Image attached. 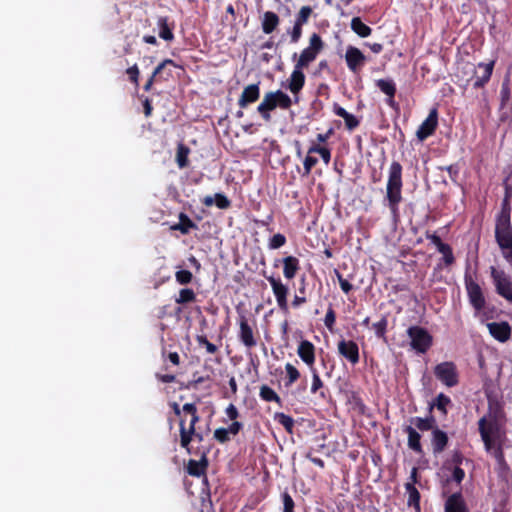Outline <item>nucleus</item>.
I'll use <instances>...</instances> for the list:
<instances>
[{
  "instance_id": "obj_10",
  "label": "nucleus",
  "mask_w": 512,
  "mask_h": 512,
  "mask_svg": "<svg viewBox=\"0 0 512 512\" xmlns=\"http://www.w3.org/2000/svg\"><path fill=\"white\" fill-rule=\"evenodd\" d=\"M438 125V111L436 108L430 110L428 117L419 126L416 136L420 141L431 136Z\"/></svg>"
},
{
  "instance_id": "obj_29",
  "label": "nucleus",
  "mask_w": 512,
  "mask_h": 512,
  "mask_svg": "<svg viewBox=\"0 0 512 512\" xmlns=\"http://www.w3.org/2000/svg\"><path fill=\"white\" fill-rule=\"evenodd\" d=\"M411 423L419 430L421 431H428L430 429H433V425L435 423V420L433 417H427V418H421V417H414L411 419Z\"/></svg>"
},
{
  "instance_id": "obj_25",
  "label": "nucleus",
  "mask_w": 512,
  "mask_h": 512,
  "mask_svg": "<svg viewBox=\"0 0 512 512\" xmlns=\"http://www.w3.org/2000/svg\"><path fill=\"white\" fill-rule=\"evenodd\" d=\"M377 87L383 92L385 95L389 97L387 100L388 104H393V97L396 93V86L393 80L391 79H379L376 82Z\"/></svg>"
},
{
  "instance_id": "obj_49",
  "label": "nucleus",
  "mask_w": 512,
  "mask_h": 512,
  "mask_svg": "<svg viewBox=\"0 0 512 512\" xmlns=\"http://www.w3.org/2000/svg\"><path fill=\"white\" fill-rule=\"evenodd\" d=\"M288 33L290 35L291 42L297 43L302 36V26L294 24L293 28L289 30Z\"/></svg>"
},
{
  "instance_id": "obj_38",
  "label": "nucleus",
  "mask_w": 512,
  "mask_h": 512,
  "mask_svg": "<svg viewBox=\"0 0 512 512\" xmlns=\"http://www.w3.org/2000/svg\"><path fill=\"white\" fill-rule=\"evenodd\" d=\"M188 473L193 476H200L205 471V466L195 460H190L187 467Z\"/></svg>"
},
{
  "instance_id": "obj_59",
  "label": "nucleus",
  "mask_w": 512,
  "mask_h": 512,
  "mask_svg": "<svg viewBox=\"0 0 512 512\" xmlns=\"http://www.w3.org/2000/svg\"><path fill=\"white\" fill-rule=\"evenodd\" d=\"M323 160V162L328 165L331 160V152L328 148L324 147V149L319 154Z\"/></svg>"
},
{
  "instance_id": "obj_33",
  "label": "nucleus",
  "mask_w": 512,
  "mask_h": 512,
  "mask_svg": "<svg viewBox=\"0 0 512 512\" xmlns=\"http://www.w3.org/2000/svg\"><path fill=\"white\" fill-rule=\"evenodd\" d=\"M312 8L310 6H303L296 15L294 24L303 26L306 24L312 14Z\"/></svg>"
},
{
  "instance_id": "obj_22",
  "label": "nucleus",
  "mask_w": 512,
  "mask_h": 512,
  "mask_svg": "<svg viewBox=\"0 0 512 512\" xmlns=\"http://www.w3.org/2000/svg\"><path fill=\"white\" fill-rule=\"evenodd\" d=\"M431 442H432L433 452L435 454L441 453L445 449V447L448 443V436L444 431H442L438 428H434L432 430Z\"/></svg>"
},
{
  "instance_id": "obj_31",
  "label": "nucleus",
  "mask_w": 512,
  "mask_h": 512,
  "mask_svg": "<svg viewBox=\"0 0 512 512\" xmlns=\"http://www.w3.org/2000/svg\"><path fill=\"white\" fill-rule=\"evenodd\" d=\"M274 419L279 424H281L286 429L287 432L292 433L294 427V420L291 416L285 413L277 412L274 415Z\"/></svg>"
},
{
  "instance_id": "obj_23",
  "label": "nucleus",
  "mask_w": 512,
  "mask_h": 512,
  "mask_svg": "<svg viewBox=\"0 0 512 512\" xmlns=\"http://www.w3.org/2000/svg\"><path fill=\"white\" fill-rule=\"evenodd\" d=\"M279 24V17L276 13L267 11L263 15L262 30L265 34L272 33Z\"/></svg>"
},
{
  "instance_id": "obj_64",
  "label": "nucleus",
  "mask_w": 512,
  "mask_h": 512,
  "mask_svg": "<svg viewBox=\"0 0 512 512\" xmlns=\"http://www.w3.org/2000/svg\"><path fill=\"white\" fill-rule=\"evenodd\" d=\"M143 40H144V42H146L148 44H152V45H155L157 43L155 36H152V35L144 36Z\"/></svg>"
},
{
  "instance_id": "obj_16",
  "label": "nucleus",
  "mask_w": 512,
  "mask_h": 512,
  "mask_svg": "<svg viewBox=\"0 0 512 512\" xmlns=\"http://www.w3.org/2000/svg\"><path fill=\"white\" fill-rule=\"evenodd\" d=\"M491 336L499 342H506L511 336V327L507 322H491L487 324Z\"/></svg>"
},
{
  "instance_id": "obj_45",
  "label": "nucleus",
  "mask_w": 512,
  "mask_h": 512,
  "mask_svg": "<svg viewBox=\"0 0 512 512\" xmlns=\"http://www.w3.org/2000/svg\"><path fill=\"white\" fill-rule=\"evenodd\" d=\"M214 438L220 443H225L230 440L231 435L225 428H217L214 431Z\"/></svg>"
},
{
  "instance_id": "obj_8",
  "label": "nucleus",
  "mask_w": 512,
  "mask_h": 512,
  "mask_svg": "<svg viewBox=\"0 0 512 512\" xmlns=\"http://www.w3.org/2000/svg\"><path fill=\"white\" fill-rule=\"evenodd\" d=\"M436 378L447 387H454L458 384V373L453 362L446 361L435 366Z\"/></svg>"
},
{
  "instance_id": "obj_37",
  "label": "nucleus",
  "mask_w": 512,
  "mask_h": 512,
  "mask_svg": "<svg viewBox=\"0 0 512 512\" xmlns=\"http://www.w3.org/2000/svg\"><path fill=\"white\" fill-rule=\"evenodd\" d=\"M195 293L190 288L181 289L179 292V296L175 299L178 304L190 303L195 300Z\"/></svg>"
},
{
  "instance_id": "obj_14",
  "label": "nucleus",
  "mask_w": 512,
  "mask_h": 512,
  "mask_svg": "<svg viewBox=\"0 0 512 512\" xmlns=\"http://www.w3.org/2000/svg\"><path fill=\"white\" fill-rule=\"evenodd\" d=\"M338 352L351 364H356L359 361V348L358 345L352 340L339 341Z\"/></svg>"
},
{
  "instance_id": "obj_6",
  "label": "nucleus",
  "mask_w": 512,
  "mask_h": 512,
  "mask_svg": "<svg viewBox=\"0 0 512 512\" xmlns=\"http://www.w3.org/2000/svg\"><path fill=\"white\" fill-rule=\"evenodd\" d=\"M323 47L324 43L321 37L318 34L313 33L309 38L308 47L300 53L295 65L302 69L308 67L310 63L317 58Z\"/></svg>"
},
{
  "instance_id": "obj_19",
  "label": "nucleus",
  "mask_w": 512,
  "mask_h": 512,
  "mask_svg": "<svg viewBox=\"0 0 512 512\" xmlns=\"http://www.w3.org/2000/svg\"><path fill=\"white\" fill-rule=\"evenodd\" d=\"M445 512H469L466 502L460 493H454L447 498Z\"/></svg>"
},
{
  "instance_id": "obj_56",
  "label": "nucleus",
  "mask_w": 512,
  "mask_h": 512,
  "mask_svg": "<svg viewBox=\"0 0 512 512\" xmlns=\"http://www.w3.org/2000/svg\"><path fill=\"white\" fill-rule=\"evenodd\" d=\"M127 74L130 76V79L135 84H138L139 69H138L137 65H133L132 67L128 68Z\"/></svg>"
},
{
  "instance_id": "obj_3",
  "label": "nucleus",
  "mask_w": 512,
  "mask_h": 512,
  "mask_svg": "<svg viewBox=\"0 0 512 512\" xmlns=\"http://www.w3.org/2000/svg\"><path fill=\"white\" fill-rule=\"evenodd\" d=\"M495 237L503 251L504 257L512 262V226L506 214L498 215L495 226Z\"/></svg>"
},
{
  "instance_id": "obj_43",
  "label": "nucleus",
  "mask_w": 512,
  "mask_h": 512,
  "mask_svg": "<svg viewBox=\"0 0 512 512\" xmlns=\"http://www.w3.org/2000/svg\"><path fill=\"white\" fill-rule=\"evenodd\" d=\"M310 371L312 373L311 393H316L323 386V382L314 367Z\"/></svg>"
},
{
  "instance_id": "obj_35",
  "label": "nucleus",
  "mask_w": 512,
  "mask_h": 512,
  "mask_svg": "<svg viewBox=\"0 0 512 512\" xmlns=\"http://www.w3.org/2000/svg\"><path fill=\"white\" fill-rule=\"evenodd\" d=\"M406 489L408 491V494H409V497H408V504L410 506H413L415 508L416 511H419V499H420V495H419V492L417 491V489L411 485V484H407L406 485Z\"/></svg>"
},
{
  "instance_id": "obj_13",
  "label": "nucleus",
  "mask_w": 512,
  "mask_h": 512,
  "mask_svg": "<svg viewBox=\"0 0 512 512\" xmlns=\"http://www.w3.org/2000/svg\"><path fill=\"white\" fill-rule=\"evenodd\" d=\"M492 277L498 294H500L505 299L512 301V286L504 272L493 269Z\"/></svg>"
},
{
  "instance_id": "obj_39",
  "label": "nucleus",
  "mask_w": 512,
  "mask_h": 512,
  "mask_svg": "<svg viewBox=\"0 0 512 512\" xmlns=\"http://www.w3.org/2000/svg\"><path fill=\"white\" fill-rule=\"evenodd\" d=\"M189 153V149L184 145H179L177 150L176 161L180 168H184L187 165V156Z\"/></svg>"
},
{
  "instance_id": "obj_9",
  "label": "nucleus",
  "mask_w": 512,
  "mask_h": 512,
  "mask_svg": "<svg viewBox=\"0 0 512 512\" xmlns=\"http://www.w3.org/2000/svg\"><path fill=\"white\" fill-rule=\"evenodd\" d=\"M465 287L467 290V294L469 297V301L471 305L477 310L480 311L485 306V299L482 293V289L480 286L473 280L472 276L469 274L465 275Z\"/></svg>"
},
{
  "instance_id": "obj_53",
  "label": "nucleus",
  "mask_w": 512,
  "mask_h": 512,
  "mask_svg": "<svg viewBox=\"0 0 512 512\" xmlns=\"http://www.w3.org/2000/svg\"><path fill=\"white\" fill-rule=\"evenodd\" d=\"M343 119L345 121V124H346L347 128L350 129V130L354 129L359 124V122L356 119V117L353 114H351V113H348L347 116H345Z\"/></svg>"
},
{
  "instance_id": "obj_34",
  "label": "nucleus",
  "mask_w": 512,
  "mask_h": 512,
  "mask_svg": "<svg viewBox=\"0 0 512 512\" xmlns=\"http://www.w3.org/2000/svg\"><path fill=\"white\" fill-rule=\"evenodd\" d=\"M285 371L287 374V382L285 383V385L289 387L299 379L300 373L298 369L291 363H286Z\"/></svg>"
},
{
  "instance_id": "obj_12",
  "label": "nucleus",
  "mask_w": 512,
  "mask_h": 512,
  "mask_svg": "<svg viewBox=\"0 0 512 512\" xmlns=\"http://www.w3.org/2000/svg\"><path fill=\"white\" fill-rule=\"evenodd\" d=\"M345 60L350 71L357 73L365 64L366 57L360 49L348 46L345 53Z\"/></svg>"
},
{
  "instance_id": "obj_21",
  "label": "nucleus",
  "mask_w": 512,
  "mask_h": 512,
  "mask_svg": "<svg viewBox=\"0 0 512 512\" xmlns=\"http://www.w3.org/2000/svg\"><path fill=\"white\" fill-rule=\"evenodd\" d=\"M302 70L295 65L290 75L288 88L293 94H297L304 86L305 75Z\"/></svg>"
},
{
  "instance_id": "obj_58",
  "label": "nucleus",
  "mask_w": 512,
  "mask_h": 512,
  "mask_svg": "<svg viewBox=\"0 0 512 512\" xmlns=\"http://www.w3.org/2000/svg\"><path fill=\"white\" fill-rule=\"evenodd\" d=\"M510 213H511V207L509 204V196H505V198L502 202V209H501V212L499 213V215L506 214L507 217L510 218Z\"/></svg>"
},
{
  "instance_id": "obj_26",
  "label": "nucleus",
  "mask_w": 512,
  "mask_h": 512,
  "mask_svg": "<svg viewBox=\"0 0 512 512\" xmlns=\"http://www.w3.org/2000/svg\"><path fill=\"white\" fill-rule=\"evenodd\" d=\"M351 29L362 38L370 36L372 32V29L366 25L359 17L352 18Z\"/></svg>"
},
{
  "instance_id": "obj_57",
  "label": "nucleus",
  "mask_w": 512,
  "mask_h": 512,
  "mask_svg": "<svg viewBox=\"0 0 512 512\" xmlns=\"http://www.w3.org/2000/svg\"><path fill=\"white\" fill-rule=\"evenodd\" d=\"M464 476H465V473H464L463 469H461L460 467L454 468L453 473H452V479L455 482H457L458 484L461 483Z\"/></svg>"
},
{
  "instance_id": "obj_41",
  "label": "nucleus",
  "mask_w": 512,
  "mask_h": 512,
  "mask_svg": "<svg viewBox=\"0 0 512 512\" xmlns=\"http://www.w3.org/2000/svg\"><path fill=\"white\" fill-rule=\"evenodd\" d=\"M318 159L316 157L310 156L309 154L305 157L303 162V176H308L311 173L312 168L317 164Z\"/></svg>"
},
{
  "instance_id": "obj_61",
  "label": "nucleus",
  "mask_w": 512,
  "mask_h": 512,
  "mask_svg": "<svg viewBox=\"0 0 512 512\" xmlns=\"http://www.w3.org/2000/svg\"><path fill=\"white\" fill-rule=\"evenodd\" d=\"M368 46L371 49V51L374 53H380L383 49V46L380 43L368 44Z\"/></svg>"
},
{
  "instance_id": "obj_40",
  "label": "nucleus",
  "mask_w": 512,
  "mask_h": 512,
  "mask_svg": "<svg viewBox=\"0 0 512 512\" xmlns=\"http://www.w3.org/2000/svg\"><path fill=\"white\" fill-rule=\"evenodd\" d=\"M450 402H451V400L448 396L440 393L435 400V406L443 414H446V412H447L446 408L450 404Z\"/></svg>"
},
{
  "instance_id": "obj_62",
  "label": "nucleus",
  "mask_w": 512,
  "mask_h": 512,
  "mask_svg": "<svg viewBox=\"0 0 512 512\" xmlns=\"http://www.w3.org/2000/svg\"><path fill=\"white\" fill-rule=\"evenodd\" d=\"M324 149V147L313 145L308 149V154L317 153L320 154V152Z\"/></svg>"
},
{
  "instance_id": "obj_55",
  "label": "nucleus",
  "mask_w": 512,
  "mask_h": 512,
  "mask_svg": "<svg viewBox=\"0 0 512 512\" xmlns=\"http://www.w3.org/2000/svg\"><path fill=\"white\" fill-rule=\"evenodd\" d=\"M337 277L342 291L349 293L352 289V284L348 280L344 279L340 274H337Z\"/></svg>"
},
{
  "instance_id": "obj_54",
  "label": "nucleus",
  "mask_w": 512,
  "mask_h": 512,
  "mask_svg": "<svg viewBox=\"0 0 512 512\" xmlns=\"http://www.w3.org/2000/svg\"><path fill=\"white\" fill-rule=\"evenodd\" d=\"M243 425L242 423L238 422V421H233V423L228 427V428H225L228 433L231 435V436H236L239 431L242 429Z\"/></svg>"
},
{
  "instance_id": "obj_42",
  "label": "nucleus",
  "mask_w": 512,
  "mask_h": 512,
  "mask_svg": "<svg viewBox=\"0 0 512 512\" xmlns=\"http://www.w3.org/2000/svg\"><path fill=\"white\" fill-rule=\"evenodd\" d=\"M286 243V238L283 234L277 233L269 241V247L271 249H278Z\"/></svg>"
},
{
  "instance_id": "obj_47",
  "label": "nucleus",
  "mask_w": 512,
  "mask_h": 512,
  "mask_svg": "<svg viewBox=\"0 0 512 512\" xmlns=\"http://www.w3.org/2000/svg\"><path fill=\"white\" fill-rule=\"evenodd\" d=\"M197 342L199 343V345L204 346L209 354H214L217 351L216 345L209 342L207 338L204 336H198Z\"/></svg>"
},
{
  "instance_id": "obj_46",
  "label": "nucleus",
  "mask_w": 512,
  "mask_h": 512,
  "mask_svg": "<svg viewBox=\"0 0 512 512\" xmlns=\"http://www.w3.org/2000/svg\"><path fill=\"white\" fill-rule=\"evenodd\" d=\"M336 316L333 309L330 307L325 315L324 318V324L325 326L330 330L333 331L334 324H335Z\"/></svg>"
},
{
  "instance_id": "obj_20",
  "label": "nucleus",
  "mask_w": 512,
  "mask_h": 512,
  "mask_svg": "<svg viewBox=\"0 0 512 512\" xmlns=\"http://www.w3.org/2000/svg\"><path fill=\"white\" fill-rule=\"evenodd\" d=\"M260 95L259 85L251 84L244 88L238 104L241 108H245L248 104L255 102Z\"/></svg>"
},
{
  "instance_id": "obj_4",
  "label": "nucleus",
  "mask_w": 512,
  "mask_h": 512,
  "mask_svg": "<svg viewBox=\"0 0 512 512\" xmlns=\"http://www.w3.org/2000/svg\"><path fill=\"white\" fill-rule=\"evenodd\" d=\"M292 105V99L289 95L282 90L268 92L264 95L262 102L258 105L257 111L261 114L264 120L270 121V111L279 107L281 109H288Z\"/></svg>"
},
{
  "instance_id": "obj_2",
  "label": "nucleus",
  "mask_w": 512,
  "mask_h": 512,
  "mask_svg": "<svg viewBox=\"0 0 512 512\" xmlns=\"http://www.w3.org/2000/svg\"><path fill=\"white\" fill-rule=\"evenodd\" d=\"M402 166L393 161L389 167L386 185V200L393 217L398 215V205L402 200Z\"/></svg>"
},
{
  "instance_id": "obj_63",
  "label": "nucleus",
  "mask_w": 512,
  "mask_h": 512,
  "mask_svg": "<svg viewBox=\"0 0 512 512\" xmlns=\"http://www.w3.org/2000/svg\"><path fill=\"white\" fill-rule=\"evenodd\" d=\"M169 360L174 364V365H178L179 364V355L176 353V352H173V353H170L169 354Z\"/></svg>"
},
{
  "instance_id": "obj_5",
  "label": "nucleus",
  "mask_w": 512,
  "mask_h": 512,
  "mask_svg": "<svg viewBox=\"0 0 512 512\" xmlns=\"http://www.w3.org/2000/svg\"><path fill=\"white\" fill-rule=\"evenodd\" d=\"M182 413L190 415L188 427L185 426L186 419L184 417L180 419L181 446L188 449L192 436L195 433V424L199 421V416L197 415V408L193 403L184 404Z\"/></svg>"
},
{
  "instance_id": "obj_1",
  "label": "nucleus",
  "mask_w": 512,
  "mask_h": 512,
  "mask_svg": "<svg viewBox=\"0 0 512 512\" xmlns=\"http://www.w3.org/2000/svg\"><path fill=\"white\" fill-rule=\"evenodd\" d=\"M505 421L500 413L489 412L479 420V431L487 452L503 461L502 446L506 440Z\"/></svg>"
},
{
  "instance_id": "obj_27",
  "label": "nucleus",
  "mask_w": 512,
  "mask_h": 512,
  "mask_svg": "<svg viewBox=\"0 0 512 512\" xmlns=\"http://www.w3.org/2000/svg\"><path fill=\"white\" fill-rule=\"evenodd\" d=\"M405 431L408 435V446L416 452H421L420 434L412 426H408Z\"/></svg>"
},
{
  "instance_id": "obj_51",
  "label": "nucleus",
  "mask_w": 512,
  "mask_h": 512,
  "mask_svg": "<svg viewBox=\"0 0 512 512\" xmlns=\"http://www.w3.org/2000/svg\"><path fill=\"white\" fill-rule=\"evenodd\" d=\"M215 204L220 209H225L230 206V201L228 198L222 194L215 195Z\"/></svg>"
},
{
  "instance_id": "obj_52",
  "label": "nucleus",
  "mask_w": 512,
  "mask_h": 512,
  "mask_svg": "<svg viewBox=\"0 0 512 512\" xmlns=\"http://www.w3.org/2000/svg\"><path fill=\"white\" fill-rule=\"evenodd\" d=\"M225 414L229 418V420H232V421H235L239 416L238 409L236 408V406L234 404H229L227 406V408L225 410Z\"/></svg>"
},
{
  "instance_id": "obj_28",
  "label": "nucleus",
  "mask_w": 512,
  "mask_h": 512,
  "mask_svg": "<svg viewBox=\"0 0 512 512\" xmlns=\"http://www.w3.org/2000/svg\"><path fill=\"white\" fill-rule=\"evenodd\" d=\"M157 25L159 28V37L165 41H171L174 38L171 28L168 25V20L166 17H160L157 21Z\"/></svg>"
},
{
  "instance_id": "obj_32",
  "label": "nucleus",
  "mask_w": 512,
  "mask_h": 512,
  "mask_svg": "<svg viewBox=\"0 0 512 512\" xmlns=\"http://www.w3.org/2000/svg\"><path fill=\"white\" fill-rule=\"evenodd\" d=\"M437 249L443 254V258L446 264H452L454 261L453 253L449 245L443 243L440 238H437Z\"/></svg>"
},
{
  "instance_id": "obj_48",
  "label": "nucleus",
  "mask_w": 512,
  "mask_h": 512,
  "mask_svg": "<svg viewBox=\"0 0 512 512\" xmlns=\"http://www.w3.org/2000/svg\"><path fill=\"white\" fill-rule=\"evenodd\" d=\"M387 327V320L382 318L380 321L373 324V329L378 337H383Z\"/></svg>"
},
{
  "instance_id": "obj_30",
  "label": "nucleus",
  "mask_w": 512,
  "mask_h": 512,
  "mask_svg": "<svg viewBox=\"0 0 512 512\" xmlns=\"http://www.w3.org/2000/svg\"><path fill=\"white\" fill-rule=\"evenodd\" d=\"M260 397L268 402L280 403L281 399L278 394L269 386L262 385L259 392Z\"/></svg>"
},
{
  "instance_id": "obj_50",
  "label": "nucleus",
  "mask_w": 512,
  "mask_h": 512,
  "mask_svg": "<svg viewBox=\"0 0 512 512\" xmlns=\"http://www.w3.org/2000/svg\"><path fill=\"white\" fill-rule=\"evenodd\" d=\"M283 512H293L294 501L288 493L283 494Z\"/></svg>"
},
{
  "instance_id": "obj_44",
  "label": "nucleus",
  "mask_w": 512,
  "mask_h": 512,
  "mask_svg": "<svg viewBox=\"0 0 512 512\" xmlns=\"http://www.w3.org/2000/svg\"><path fill=\"white\" fill-rule=\"evenodd\" d=\"M176 280L180 284H188L192 280V273L188 270H179L175 274Z\"/></svg>"
},
{
  "instance_id": "obj_60",
  "label": "nucleus",
  "mask_w": 512,
  "mask_h": 512,
  "mask_svg": "<svg viewBox=\"0 0 512 512\" xmlns=\"http://www.w3.org/2000/svg\"><path fill=\"white\" fill-rule=\"evenodd\" d=\"M334 112L337 116L341 117V118H344L345 116H347V114L349 112H347L343 107L341 106H338V105H335L334 107Z\"/></svg>"
},
{
  "instance_id": "obj_11",
  "label": "nucleus",
  "mask_w": 512,
  "mask_h": 512,
  "mask_svg": "<svg viewBox=\"0 0 512 512\" xmlns=\"http://www.w3.org/2000/svg\"><path fill=\"white\" fill-rule=\"evenodd\" d=\"M267 280L271 285L279 308L286 311L288 309V287L285 284H283L280 279L275 278L273 276L268 277Z\"/></svg>"
},
{
  "instance_id": "obj_15",
  "label": "nucleus",
  "mask_w": 512,
  "mask_h": 512,
  "mask_svg": "<svg viewBox=\"0 0 512 512\" xmlns=\"http://www.w3.org/2000/svg\"><path fill=\"white\" fill-rule=\"evenodd\" d=\"M238 337L241 343L247 348H252L257 344L253 330L244 316L240 317L239 320Z\"/></svg>"
},
{
  "instance_id": "obj_24",
  "label": "nucleus",
  "mask_w": 512,
  "mask_h": 512,
  "mask_svg": "<svg viewBox=\"0 0 512 512\" xmlns=\"http://www.w3.org/2000/svg\"><path fill=\"white\" fill-rule=\"evenodd\" d=\"M283 274L287 279H292L295 277L297 271L299 270V260L294 256H288L283 259Z\"/></svg>"
},
{
  "instance_id": "obj_17",
  "label": "nucleus",
  "mask_w": 512,
  "mask_h": 512,
  "mask_svg": "<svg viewBox=\"0 0 512 512\" xmlns=\"http://www.w3.org/2000/svg\"><path fill=\"white\" fill-rule=\"evenodd\" d=\"M297 354L310 369L314 367L315 347L310 341L302 340L298 346Z\"/></svg>"
},
{
  "instance_id": "obj_7",
  "label": "nucleus",
  "mask_w": 512,
  "mask_h": 512,
  "mask_svg": "<svg viewBox=\"0 0 512 512\" xmlns=\"http://www.w3.org/2000/svg\"><path fill=\"white\" fill-rule=\"evenodd\" d=\"M407 335L412 349L418 353H425L432 345V336L426 329L420 326L408 328Z\"/></svg>"
},
{
  "instance_id": "obj_36",
  "label": "nucleus",
  "mask_w": 512,
  "mask_h": 512,
  "mask_svg": "<svg viewBox=\"0 0 512 512\" xmlns=\"http://www.w3.org/2000/svg\"><path fill=\"white\" fill-rule=\"evenodd\" d=\"M168 65H171V66L176 67L175 63H174L172 60H170V59H166V60H164L162 63H160V64L156 67V69L154 70V72H153L152 76L150 77V79H149V80L147 81V83L145 84L144 89H145L146 91L150 90V88H151V86H152V84H153L154 78H155V77H156V76H157V75H158V74H159L163 69H165V68H166V66H168Z\"/></svg>"
},
{
  "instance_id": "obj_18",
  "label": "nucleus",
  "mask_w": 512,
  "mask_h": 512,
  "mask_svg": "<svg viewBox=\"0 0 512 512\" xmlns=\"http://www.w3.org/2000/svg\"><path fill=\"white\" fill-rule=\"evenodd\" d=\"M494 67V61L489 63H480L475 68V82L474 87H481L489 81Z\"/></svg>"
}]
</instances>
